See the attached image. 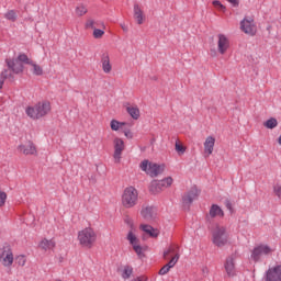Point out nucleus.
Listing matches in <instances>:
<instances>
[{
  "label": "nucleus",
  "mask_w": 281,
  "mask_h": 281,
  "mask_svg": "<svg viewBox=\"0 0 281 281\" xmlns=\"http://www.w3.org/2000/svg\"><path fill=\"white\" fill-rule=\"evenodd\" d=\"M52 113V102L48 100H43L34 105H29L25 108V114L31 120H43V117H47Z\"/></svg>",
  "instance_id": "obj_1"
},
{
  "label": "nucleus",
  "mask_w": 281,
  "mask_h": 281,
  "mask_svg": "<svg viewBox=\"0 0 281 281\" xmlns=\"http://www.w3.org/2000/svg\"><path fill=\"white\" fill-rule=\"evenodd\" d=\"M139 201V191L135 187H127L124 189L121 198V203L126 210L135 207Z\"/></svg>",
  "instance_id": "obj_2"
},
{
  "label": "nucleus",
  "mask_w": 281,
  "mask_h": 281,
  "mask_svg": "<svg viewBox=\"0 0 281 281\" xmlns=\"http://www.w3.org/2000/svg\"><path fill=\"white\" fill-rule=\"evenodd\" d=\"M212 243L215 247H225L229 243V233L227 227L215 225L212 229Z\"/></svg>",
  "instance_id": "obj_3"
},
{
  "label": "nucleus",
  "mask_w": 281,
  "mask_h": 281,
  "mask_svg": "<svg viewBox=\"0 0 281 281\" xmlns=\"http://www.w3.org/2000/svg\"><path fill=\"white\" fill-rule=\"evenodd\" d=\"M78 241L81 247H86L87 249H91L98 240V234L91 227H86L78 232Z\"/></svg>",
  "instance_id": "obj_4"
},
{
  "label": "nucleus",
  "mask_w": 281,
  "mask_h": 281,
  "mask_svg": "<svg viewBox=\"0 0 281 281\" xmlns=\"http://www.w3.org/2000/svg\"><path fill=\"white\" fill-rule=\"evenodd\" d=\"M139 168L149 177H159V175H162L164 170H166V166L157 165L148 160H143L139 165Z\"/></svg>",
  "instance_id": "obj_5"
},
{
  "label": "nucleus",
  "mask_w": 281,
  "mask_h": 281,
  "mask_svg": "<svg viewBox=\"0 0 281 281\" xmlns=\"http://www.w3.org/2000/svg\"><path fill=\"white\" fill-rule=\"evenodd\" d=\"M175 183V179L172 177H167L162 180H153L149 184V192L151 194H161L164 190L170 188Z\"/></svg>",
  "instance_id": "obj_6"
},
{
  "label": "nucleus",
  "mask_w": 281,
  "mask_h": 281,
  "mask_svg": "<svg viewBox=\"0 0 281 281\" xmlns=\"http://www.w3.org/2000/svg\"><path fill=\"white\" fill-rule=\"evenodd\" d=\"M127 240H128L130 245H132L133 250L135 251L137 257L142 258L144 256V251H146V249L144 248V246H142V241L139 240V237H137V233L135 232V229H131L127 233Z\"/></svg>",
  "instance_id": "obj_7"
},
{
  "label": "nucleus",
  "mask_w": 281,
  "mask_h": 281,
  "mask_svg": "<svg viewBox=\"0 0 281 281\" xmlns=\"http://www.w3.org/2000/svg\"><path fill=\"white\" fill-rule=\"evenodd\" d=\"M273 251H276V247L267 244H260L252 249L251 258L255 262H258L262 256H272Z\"/></svg>",
  "instance_id": "obj_8"
},
{
  "label": "nucleus",
  "mask_w": 281,
  "mask_h": 281,
  "mask_svg": "<svg viewBox=\"0 0 281 281\" xmlns=\"http://www.w3.org/2000/svg\"><path fill=\"white\" fill-rule=\"evenodd\" d=\"M240 30L244 32V34H247L248 36H256V32H258V27L256 26V21H254V18L246 16L240 22Z\"/></svg>",
  "instance_id": "obj_9"
},
{
  "label": "nucleus",
  "mask_w": 281,
  "mask_h": 281,
  "mask_svg": "<svg viewBox=\"0 0 281 281\" xmlns=\"http://www.w3.org/2000/svg\"><path fill=\"white\" fill-rule=\"evenodd\" d=\"M14 263V254L12 252L11 247H3L0 254V265L2 267L10 268Z\"/></svg>",
  "instance_id": "obj_10"
},
{
  "label": "nucleus",
  "mask_w": 281,
  "mask_h": 281,
  "mask_svg": "<svg viewBox=\"0 0 281 281\" xmlns=\"http://www.w3.org/2000/svg\"><path fill=\"white\" fill-rule=\"evenodd\" d=\"M5 64L13 74H23L25 61L21 60V55L18 58L5 59Z\"/></svg>",
  "instance_id": "obj_11"
},
{
  "label": "nucleus",
  "mask_w": 281,
  "mask_h": 281,
  "mask_svg": "<svg viewBox=\"0 0 281 281\" xmlns=\"http://www.w3.org/2000/svg\"><path fill=\"white\" fill-rule=\"evenodd\" d=\"M217 54L221 56H225L227 52H229L231 43H229V37L225 34H217Z\"/></svg>",
  "instance_id": "obj_12"
},
{
  "label": "nucleus",
  "mask_w": 281,
  "mask_h": 281,
  "mask_svg": "<svg viewBox=\"0 0 281 281\" xmlns=\"http://www.w3.org/2000/svg\"><path fill=\"white\" fill-rule=\"evenodd\" d=\"M113 146H114V154H113L114 164H120L122 161V154L124 153V148H126V145L124 144V140L122 138L116 137L113 140Z\"/></svg>",
  "instance_id": "obj_13"
},
{
  "label": "nucleus",
  "mask_w": 281,
  "mask_h": 281,
  "mask_svg": "<svg viewBox=\"0 0 281 281\" xmlns=\"http://www.w3.org/2000/svg\"><path fill=\"white\" fill-rule=\"evenodd\" d=\"M20 60L24 61V65H30L33 76H43V66L36 64V61L32 60L25 54H20Z\"/></svg>",
  "instance_id": "obj_14"
},
{
  "label": "nucleus",
  "mask_w": 281,
  "mask_h": 281,
  "mask_svg": "<svg viewBox=\"0 0 281 281\" xmlns=\"http://www.w3.org/2000/svg\"><path fill=\"white\" fill-rule=\"evenodd\" d=\"M18 150L19 153H21V155H33L36 156L38 155V150L36 149V145H34V143L32 140H25L23 143H21L18 146Z\"/></svg>",
  "instance_id": "obj_15"
},
{
  "label": "nucleus",
  "mask_w": 281,
  "mask_h": 281,
  "mask_svg": "<svg viewBox=\"0 0 281 281\" xmlns=\"http://www.w3.org/2000/svg\"><path fill=\"white\" fill-rule=\"evenodd\" d=\"M265 281H281V263L268 268L265 273Z\"/></svg>",
  "instance_id": "obj_16"
},
{
  "label": "nucleus",
  "mask_w": 281,
  "mask_h": 281,
  "mask_svg": "<svg viewBox=\"0 0 281 281\" xmlns=\"http://www.w3.org/2000/svg\"><path fill=\"white\" fill-rule=\"evenodd\" d=\"M140 216L144 221H147V223H153V221H157V209L153 206H143Z\"/></svg>",
  "instance_id": "obj_17"
},
{
  "label": "nucleus",
  "mask_w": 281,
  "mask_h": 281,
  "mask_svg": "<svg viewBox=\"0 0 281 281\" xmlns=\"http://www.w3.org/2000/svg\"><path fill=\"white\" fill-rule=\"evenodd\" d=\"M224 269L228 278H234V276H236V256L232 255L228 258H226Z\"/></svg>",
  "instance_id": "obj_18"
},
{
  "label": "nucleus",
  "mask_w": 281,
  "mask_h": 281,
  "mask_svg": "<svg viewBox=\"0 0 281 281\" xmlns=\"http://www.w3.org/2000/svg\"><path fill=\"white\" fill-rule=\"evenodd\" d=\"M101 69L103 74H111V71H113V64H111L109 53H103L101 55Z\"/></svg>",
  "instance_id": "obj_19"
},
{
  "label": "nucleus",
  "mask_w": 281,
  "mask_h": 281,
  "mask_svg": "<svg viewBox=\"0 0 281 281\" xmlns=\"http://www.w3.org/2000/svg\"><path fill=\"white\" fill-rule=\"evenodd\" d=\"M164 258L165 260H168V258H177V262H179V258H181V255H179V246L171 244L167 249L164 251Z\"/></svg>",
  "instance_id": "obj_20"
},
{
  "label": "nucleus",
  "mask_w": 281,
  "mask_h": 281,
  "mask_svg": "<svg viewBox=\"0 0 281 281\" xmlns=\"http://www.w3.org/2000/svg\"><path fill=\"white\" fill-rule=\"evenodd\" d=\"M196 199H199V189H196V187H193L183 195L182 202L184 203V205H190V203L196 201Z\"/></svg>",
  "instance_id": "obj_21"
},
{
  "label": "nucleus",
  "mask_w": 281,
  "mask_h": 281,
  "mask_svg": "<svg viewBox=\"0 0 281 281\" xmlns=\"http://www.w3.org/2000/svg\"><path fill=\"white\" fill-rule=\"evenodd\" d=\"M214 144H216V138L214 136H207L204 140V155L210 157L214 153Z\"/></svg>",
  "instance_id": "obj_22"
},
{
  "label": "nucleus",
  "mask_w": 281,
  "mask_h": 281,
  "mask_svg": "<svg viewBox=\"0 0 281 281\" xmlns=\"http://www.w3.org/2000/svg\"><path fill=\"white\" fill-rule=\"evenodd\" d=\"M139 229L147 234V236H150V238H158L160 234L158 228H155L148 224H140Z\"/></svg>",
  "instance_id": "obj_23"
},
{
  "label": "nucleus",
  "mask_w": 281,
  "mask_h": 281,
  "mask_svg": "<svg viewBox=\"0 0 281 281\" xmlns=\"http://www.w3.org/2000/svg\"><path fill=\"white\" fill-rule=\"evenodd\" d=\"M134 19L137 25H144V21H146V15H144V10L139 4H134Z\"/></svg>",
  "instance_id": "obj_24"
},
{
  "label": "nucleus",
  "mask_w": 281,
  "mask_h": 281,
  "mask_svg": "<svg viewBox=\"0 0 281 281\" xmlns=\"http://www.w3.org/2000/svg\"><path fill=\"white\" fill-rule=\"evenodd\" d=\"M40 249L43 251H52L56 247V241L54 239L44 238L38 244Z\"/></svg>",
  "instance_id": "obj_25"
},
{
  "label": "nucleus",
  "mask_w": 281,
  "mask_h": 281,
  "mask_svg": "<svg viewBox=\"0 0 281 281\" xmlns=\"http://www.w3.org/2000/svg\"><path fill=\"white\" fill-rule=\"evenodd\" d=\"M210 218H223L225 216V213L223 212V209L218 206L217 204H213L209 212Z\"/></svg>",
  "instance_id": "obj_26"
},
{
  "label": "nucleus",
  "mask_w": 281,
  "mask_h": 281,
  "mask_svg": "<svg viewBox=\"0 0 281 281\" xmlns=\"http://www.w3.org/2000/svg\"><path fill=\"white\" fill-rule=\"evenodd\" d=\"M177 258H171L167 265H165L160 270H159V276H166L167 273L170 272V269H173L175 265H177Z\"/></svg>",
  "instance_id": "obj_27"
},
{
  "label": "nucleus",
  "mask_w": 281,
  "mask_h": 281,
  "mask_svg": "<svg viewBox=\"0 0 281 281\" xmlns=\"http://www.w3.org/2000/svg\"><path fill=\"white\" fill-rule=\"evenodd\" d=\"M126 111L133 120H137L140 115L139 108L137 105H128Z\"/></svg>",
  "instance_id": "obj_28"
},
{
  "label": "nucleus",
  "mask_w": 281,
  "mask_h": 281,
  "mask_svg": "<svg viewBox=\"0 0 281 281\" xmlns=\"http://www.w3.org/2000/svg\"><path fill=\"white\" fill-rule=\"evenodd\" d=\"M133 276V266H124L121 270L123 280H128Z\"/></svg>",
  "instance_id": "obj_29"
},
{
  "label": "nucleus",
  "mask_w": 281,
  "mask_h": 281,
  "mask_svg": "<svg viewBox=\"0 0 281 281\" xmlns=\"http://www.w3.org/2000/svg\"><path fill=\"white\" fill-rule=\"evenodd\" d=\"M124 126H126V123L125 122H120L117 120H112L110 122V128L112 131H120V128H124Z\"/></svg>",
  "instance_id": "obj_30"
},
{
  "label": "nucleus",
  "mask_w": 281,
  "mask_h": 281,
  "mask_svg": "<svg viewBox=\"0 0 281 281\" xmlns=\"http://www.w3.org/2000/svg\"><path fill=\"white\" fill-rule=\"evenodd\" d=\"M87 12H88V9H87V5H85V4H79L75 9V13L77 16H85V14H87Z\"/></svg>",
  "instance_id": "obj_31"
},
{
  "label": "nucleus",
  "mask_w": 281,
  "mask_h": 281,
  "mask_svg": "<svg viewBox=\"0 0 281 281\" xmlns=\"http://www.w3.org/2000/svg\"><path fill=\"white\" fill-rule=\"evenodd\" d=\"M263 126L266 128L273 130V128H276L278 126V120L276 117H271V119H269L268 121H266L263 123Z\"/></svg>",
  "instance_id": "obj_32"
},
{
  "label": "nucleus",
  "mask_w": 281,
  "mask_h": 281,
  "mask_svg": "<svg viewBox=\"0 0 281 281\" xmlns=\"http://www.w3.org/2000/svg\"><path fill=\"white\" fill-rule=\"evenodd\" d=\"M175 148L176 151L178 153V155H184L186 154V146H183V144H181V142L177 140L175 144Z\"/></svg>",
  "instance_id": "obj_33"
},
{
  "label": "nucleus",
  "mask_w": 281,
  "mask_h": 281,
  "mask_svg": "<svg viewBox=\"0 0 281 281\" xmlns=\"http://www.w3.org/2000/svg\"><path fill=\"white\" fill-rule=\"evenodd\" d=\"M4 19H7L8 21H12V23H14V21H16V11L15 10H10L4 14Z\"/></svg>",
  "instance_id": "obj_34"
},
{
  "label": "nucleus",
  "mask_w": 281,
  "mask_h": 281,
  "mask_svg": "<svg viewBox=\"0 0 281 281\" xmlns=\"http://www.w3.org/2000/svg\"><path fill=\"white\" fill-rule=\"evenodd\" d=\"M15 262L19 265V267H25V263L27 262V257H25V255H19L15 257Z\"/></svg>",
  "instance_id": "obj_35"
},
{
  "label": "nucleus",
  "mask_w": 281,
  "mask_h": 281,
  "mask_svg": "<svg viewBox=\"0 0 281 281\" xmlns=\"http://www.w3.org/2000/svg\"><path fill=\"white\" fill-rule=\"evenodd\" d=\"M98 21L93 20V19H89L86 22V29L87 30H95V27H98Z\"/></svg>",
  "instance_id": "obj_36"
},
{
  "label": "nucleus",
  "mask_w": 281,
  "mask_h": 281,
  "mask_svg": "<svg viewBox=\"0 0 281 281\" xmlns=\"http://www.w3.org/2000/svg\"><path fill=\"white\" fill-rule=\"evenodd\" d=\"M5 201H8V193H5V191L0 190V207L5 206Z\"/></svg>",
  "instance_id": "obj_37"
},
{
  "label": "nucleus",
  "mask_w": 281,
  "mask_h": 281,
  "mask_svg": "<svg viewBox=\"0 0 281 281\" xmlns=\"http://www.w3.org/2000/svg\"><path fill=\"white\" fill-rule=\"evenodd\" d=\"M92 36L93 38H102L104 36V31L100 29H94Z\"/></svg>",
  "instance_id": "obj_38"
},
{
  "label": "nucleus",
  "mask_w": 281,
  "mask_h": 281,
  "mask_svg": "<svg viewBox=\"0 0 281 281\" xmlns=\"http://www.w3.org/2000/svg\"><path fill=\"white\" fill-rule=\"evenodd\" d=\"M213 5H214V8L218 9L220 12H225V10H226L225 5H223V3H221V1H218V0H214Z\"/></svg>",
  "instance_id": "obj_39"
},
{
  "label": "nucleus",
  "mask_w": 281,
  "mask_h": 281,
  "mask_svg": "<svg viewBox=\"0 0 281 281\" xmlns=\"http://www.w3.org/2000/svg\"><path fill=\"white\" fill-rule=\"evenodd\" d=\"M274 196H278L281 200V184H276L273 187Z\"/></svg>",
  "instance_id": "obj_40"
},
{
  "label": "nucleus",
  "mask_w": 281,
  "mask_h": 281,
  "mask_svg": "<svg viewBox=\"0 0 281 281\" xmlns=\"http://www.w3.org/2000/svg\"><path fill=\"white\" fill-rule=\"evenodd\" d=\"M8 78H12V74H10V71H8V70H3L1 72V79L2 80H8Z\"/></svg>",
  "instance_id": "obj_41"
},
{
  "label": "nucleus",
  "mask_w": 281,
  "mask_h": 281,
  "mask_svg": "<svg viewBox=\"0 0 281 281\" xmlns=\"http://www.w3.org/2000/svg\"><path fill=\"white\" fill-rule=\"evenodd\" d=\"M124 135L125 137H127V139H133V132H131L130 130L124 131Z\"/></svg>",
  "instance_id": "obj_42"
},
{
  "label": "nucleus",
  "mask_w": 281,
  "mask_h": 281,
  "mask_svg": "<svg viewBox=\"0 0 281 281\" xmlns=\"http://www.w3.org/2000/svg\"><path fill=\"white\" fill-rule=\"evenodd\" d=\"M228 3H232V5L236 7L238 5V0H227Z\"/></svg>",
  "instance_id": "obj_43"
},
{
  "label": "nucleus",
  "mask_w": 281,
  "mask_h": 281,
  "mask_svg": "<svg viewBox=\"0 0 281 281\" xmlns=\"http://www.w3.org/2000/svg\"><path fill=\"white\" fill-rule=\"evenodd\" d=\"M121 27L124 32H128V27H126V25L122 24Z\"/></svg>",
  "instance_id": "obj_44"
},
{
  "label": "nucleus",
  "mask_w": 281,
  "mask_h": 281,
  "mask_svg": "<svg viewBox=\"0 0 281 281\" xmlns=\"http://www.w3.org/2000/svg\"><path fill=\"white\" fill-rule=\"evenodd\" d=\"M278 144H279V146H281V135L278 138Z\"/></svg>",
  "instance_id": "obj_45"
},
{
  "label": "nucleus",
  "mask_w": 281,
  "mask_h": 281,
  "mask_svg": "<svg viewBox=\"0 0 281 281\" xmlns=\"http://www.w3.org/2000/svg\"><path fill=\"white\" fill-rule=\"evenodd\" d=\"M100 25H101V27H104V23L101 22Z\"/></svg>",
  "instance_id": "obj_46"
}]
</instances>
